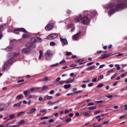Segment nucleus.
Segmentation results:
<instances>
[{
	"label": "nucleus",
	"instance_id": "39",
	"mask_svg": "<svg viewBox=\"0 0 127 127\" xmlns=\"http://www.w3.org/2000/svg\"><path fill=\"white\" fill-rule=\"evenodd\" d=\"M124 55V53H118V55H116L117 57H119L120 56H123Z\"/></svg>",
	"mask_w": 127,
	"mask_h": 127
},
{
	"label": "nucleus",
	"instance_id": "17",
	"mask_svg": "<svg viewBox=\"0 0 127 127\" xmlns=\"http://www.w3.org/2000/svg\"><path fill=\"white\" fill-rule=\"evenodd\" d=\"M22 103V101H20L19 103L14 104L13 105V107H14L15 108H16V107H20V106H21Z\"/></svg>",
	"mask_w": 127,
	"mask_h": 127
},
{
	"label": "nucleus",
	"instance_id": "4",
	"mask_svg": "<svg viewBox=\"0 0 127 127\" xmlns=\"http://www.w3.org/2000/svg\"><path fill=\"white\" fill-rule=\"evenodd\" d=\"M57 37H58V34H57V33H54V34H51L50 35L48 36L47 37V39L53 40V39H55V38H57Z\"/></svg>",
	"mask_w": 127,
	"mask_h": 127
},
{
	"label": "nucleus",
	"instance_id": "42",
	"mask_svg": "<svg viewBox=\"0 0 127 127\" xmlns=\"http://www.w3.org/2000/svg\"><path fill=\"white\" fill-rule=\"evenodd\" d=\"M24 123V120H21L20 122H18L19 125H22Z\"/></svg>",
	"mask_w": 127,
	"mask_h": 127
},
{
	"label": "nucleus",
	"instance_id": "15",
	"mask_svg": "<svg viewBox=\"0 0 127 127\" xmlns=\"http://www.w3.org/2000/svg\"><path fill=\"white\" fill-rule=\"evenodd\" d=\"M15 31H22V32H24V33H27V31L23 28L15 29Z\"/></svg>",
	"mask_w": 127,
	"mask_h": 127
},
{
	"label": "nucleus",
	"instance_id": "16",
	"mask_svg": "<svg viewBox=\"0 0 127 127\" xmlns=\"http://www.w3.org/2000/svg\"><path fill=\"white\" fill-rule=\"evenodd\" d=\"M51 55H52V53L50 50H48L45 54V56L46 57H49V56H51Z\"/></svg>",
	"mask_w": 127,
	"mask_h": 127
},
{
	"label": "nucleus",
	"instance_id": "25",
	"mask_svg": "<svg viewBox=\"0 0 127 127\" xmlns=\"http://www.w3.org/2000/svg\"><path fill=\"white\" fill-rule=\"evenodd\" d=\"M97 107L96 106H91L88 108V110H96Z\"/></svg>",
	"mask_w": 127,
	"mask_h": 127
},
{
	"label": "nucleus",
	"instance_id": "56",
	"mask_svg": "<svg viewBox=\"0 0 127 127\" xmlns=\"http://www.w3.org/2000/svg\"><path fill=\"white\" fill-rule=\"evenodd\" d=\"M90 79H87V80H84L82 81V83H89Z\"/></svg>",
	"mask_w": 127,
	"mask_h": 127
},
{
	"label": "nucleus",
	"instance_id": "57",
	"mask_svg": "<svg viewBox=\"0 0 127 127\" xmlns=\"http://www.w3.org/2000/svg\"><path fill=\"white\" fill-rule=\"evenodd\" d=\"M88 106H94V103L90 102L88 104Z\"/></svg>",
	"mask_w": 127,
	"mask_h": 127
},
{
	"label": "nucleus",
	"instance_id": "32",
	"mask_svg": "<svg viewBox=\"0 0 127 127\" xmlns=\"http://www.w3.org/2000/svg\"><path fill=\"white\" fill-rule=\"evenodd\" d=\"M36 96L35 95H29V99H35V98H36Z\"/></svg>",
	"mask_w": 127,
	"mask_h": 127
},
{
	"label": "nucleus",
	"instance_id": "28",
	"mask_svg": "<svg viewBox=\"0 0 127 127\" xmlns=\"http://www.w3.org/2000/svg\"><path fill=\"white\" fill-rule=\"evenodd\" d=\"M115 66L117 67V70H121V67H120L119 64H116L115 65Z\"/></svg>",
	"mask_w": 127,
	"mask_h": 127
},
{
	"label": "nucleus",
	"instance_id": "43",
	"mask_svg": "<svg viewBox=\"0 0 127 127\" xmlns=\"http://www.w3.org/2000/svg\"><path fill=\"white\" fill-rule=\"evenodd\" d=\"M70 77H73V78H75L76 77V75L74 74V73H71L70 74Z\"/></svg>",
	"mask_w": 127,
	"mask_h": 127
},
{
	"label": "nucleus",
	"instance_id": "9",
	"mask_svg": "<svg viewBox=\"0 0 127 127\" xmlns=\"http://www.w3.org/2000/svg\"><path fill=\"white\" fill-rule=\"evenodd\" d=\"M111 56V54H103L101 55V57H99V59H105L106 58H108V57H110Z\"/></svg>",
	"mask_w": 127,
	"mask_h": 127
},
{
	"label": "nucleus",
	"instance_id": "26",
	"mask_svg": "<svg viewBox=\"0 0 127 127\" xmlns=\"http://www.w3.org/2000/svg\"><path fill=\"white\" fill-rule=\"evenodd\" d=\"M84 60L83 59H78L75 61V63H80L81 62H83Z\"/></svg>",
	"mask_w": 127,
	"mask_h": 127
},
{
	"label": "nucleus",
	"instance_id": "3",
	"mask_svg": "<svg viewBox=\"0 0 127 127\" xmlns=\"http://www.w3.org/2000/svg\"><path fill=\"white\" fill-rule=\"evenodd\" d=\"M81 20L82 24L87 25L88 23L90 22V19L89 17L87 16H84L82 18L81 15H79V17H76L75 19V22H79Z\"/></svg>",
	"mask_w": 127,
	"mask_h": 127
},
{
	"label": "nucleus",
	"instance_id": "8",
	"mask_svg": "<svg viewBox=\"0 0 127 127\" xmlns=\"http://www.w3.org/2000/svg\"><path fill=\"white\" fill-rule=\"evenodd\" d=\"M31 41L32 42V43H36L37 41H41V38L40 37H37L36 39L35 38H32L31 39Z\"/></svg>",
	"mask_w": 127,
	"mask_h": 127
},
{
	"label": "nucleus",
	"instance_id": "59",
	"mask_svg": "<svg viewBox=\"0 0 127 127\" xmlns=\"http://www.w3.org/2000/svg\"><path fill=\"white\" fill-rule=\"evenodd\" d=\"M44 112H46V109H44L40 111V113H44Z\"/></svg>",
	"mask_w": 127,
	"mask_h": 127
},
{
	"label": "nucleus",
	"instance_id": "30",
	"mask_svg": "<svg viewBox=\"0 0 127 127\" xmlns=\"http://www.w3.org/2000/svg\"><path fill=\"white\" fill-rule=\"evenodd\" d=\"M23 114H24V112L23 111H21L17 114V117H20V116H22Z\"/></svg>",
	"mask_w": 127,
	"mask_h": 127
},
{
	"label": "nucleus",
	"instance_id": "13",
	"mask_svg": "<svg viewBox=\"0 0 127 127\" xmlns=\"http://www.w3.org/2000/svg\"><path fill=\"white\" fill-rule=\"evenodd\" d=\"M115 5H116V3H115L107 4L105 6V8H107L108 9H109V8H111V7H114Z\"/></svg>",
	"mask_w": 127,
	"mask_h": 127
},
{
	"label": "nucleus",
	"instance_id": "46",
	"mask_svg": "<svg viewBox=\"0 0 127 127\" xmlns=\"http://www.w3.org/2000/svg\"><path fill=\"white\" fill-rule=\"evenodd\" d=\"M49 118L47 116L41 118V120H45V119L47 120Z\"/></svg>",
	"mask_w": 127,
	"mask_h": 127
},
{
	"label": "nucleus",
	"instance_id": "55",
	"mask_svg": "<svg viewBox=\"0 0 127 127\" xmlns=\"http://www.w3.org/2000/svg\"><path fill=\"white\" fill-rule=\"evenodd\" d=\"M11 102L10 101H8L6 104V107H8V106H9L11 104Z\"/></svg>",
	"mask_w": 127,
	"mask_h": 127
},
{
	"label": "nucleus",
	"instance_id": "36",
	"mask_svg": "<svg viewBox=\"0 0 127 127\" xmlns=\"http://www.w3.org/2000/svg\"><path fill=\"white\" fill-rule=\"evenodd\" d=\"M59 65V63H56L55 64H52L51 65V67H56L57 66H58Z\"/></svg>",
	"mask_w": 127,
	"mask_h": 127
},
{
	"label": "nucleus",
	"instance_id": "11",
	"mask_svg": "<svg viewBox=\"0 0 127 127\" xmlns=\"http://www.w3.org/2000/svg\"><path fill=\"white\" fill-rule=\"evenodd\" d=\"M90 113H91V111H85L83 112V117L89 118L91 116L90 115Z\"/></svg>",
	"mask_w": 127,
	"mask_h": 127
},
{
	"label": "nucleus",
	"instance_id": "19",
	"mask_svg": "<svg viewBox=\"0 0 127 127\" xmlns=\"http://www.w3.org/2000/svg\"><path fill=\"white\" fill-rule=\"evenodd\" d=\"M41 81H44V82H47V81H50V79L48 78V76L45 77Z\"/></svg>",
	"mask_w": 127,
	"mask_h": 127
},
{
	"label": "nucleus",
	"instance_id": "38",
	"mask_svg": "<svg viewBox=\"0 0 127 127\" xmlns=\"http://www.w3.org/2000/svg\"><path fill=\"white\" fill-rule=\"evenodd\" d=\"M103 100H100V101H95V103L96 104H102V103H103Z\"/></svg>",
	"mask_w": 127,
	"mask_h": 127
},
{
	"label": "nucleus",
	"instance_id": "29",
	"mask_svg": "<svg viewBox=\"0 0 127 127\" xmlns=\"http://www.w3.org/2000/svg\"><path fill=\"white\" fill-rule=\"evenodd\" d=\"M104 86H105V85H104V84H103V83H100V84H98V85H97V87H98V88H103V87H104Z\"/></svg>",
	"mask_w": 127,
	"mask_h": 127
},
{
	"label": "nucleus",
	"instance_id": "58",
	"mask_svg": "<svg viewBox=\"0 0 127 127\" xmlns=\"http://www.w3.org/2000/svg\"><path fill=\"white\" fill-rule=\"evenodd\" d=\"M118 85V81H116L113 84V87H115Z\"/></svg>",
	"mask_w": 127,
	"mask_h": 127
},
{
	"label": "nucleus",
	"instance_id": "48",
	"mask_svg": "<svg viewBox=\"0 0 127 127\" xmlns=\"http://www.w3.org/2000/svg\"><path fill=\"white\" fill-rule=\"evenodd\" d=\"M105 64H102L100 65V66L99 67V69H102L105 67Z\"/></svg>",
	"mask_w": 127,
	"mask_h": 127
},
{
	"label": "nucleus",
	"instance_id": "51",
	"mask_svg": "<svg viewBox=\"0 0 127 127\" xmlns=\"http://www.w3.org/2000/svg\"><path fill=\"white\" fill-rule=\"evenodd\" d=\"M72 121V119L71 118H68L66 120V123H70Z\"/></svg>",
	"mask_w": 127,
	"mask_h": 127
},
{
	"label": "nucleus",
	"instance_id": "24",
	"mask_svg": "<svg viewBox=\"0 0 127 127\" xmlns=\"http://www.w3.org/2000/svg\"><path fill=\"white\" fill-rule=\"evenodd\" d=\"M33 91H34V88H31L28 90V93H33Z\"/></svg>",
	"mask_w": 127,
	"mask_h": 127
},
{
	"label": "nucleus",
	"instance_id": "1",
	"mask_svg": "<svg viewBox=\"0 0 127 127\" xmlns=\"http://www.w3.org/2000/svg\"><path fill=\"white\" fill-rule=\"evenodd\" d=\"M19 55V53H11L9 55L10 60L7 61L4 64L3 66V71H7L9 69V66L12 64V60L11 59H14L16 58Z\"/></svg>",
	"mask_w": 127,
	"mask_h": 127
},
{
	"label": "nucleus",
	"instance_id": "49",
	"mask_svg": "<svg viewBox=\"0 0 127 127\" xmlns=\"http://www.w3.org/2000/svg\"><path fill=\"white\" fill-rule=\"evenodd\" d=\"M81 88L83 89H86V87H87V85L86 84H83L81 85Z\"/></svg>",
	"mask_w": 127,
	"mask_h": 127
},
{
	"label": "nucleus",
	"instance_id": "53",
	"mask_svg": "<svg viewBox=\"0 0 127 127\" xmlns=\"http://www.w3.org/2000/svg\"><path fill=\"white\" fill-rule=\"evenodd\" d=\"M53 98L52 96H47V100H51V99Z\"/></svg>",
	"mask_w": 127,
	"mask_h": 127
},
{
	"label": "nucleus",
	"instance_id": "12",
	"mask_svg": "<svg viewBox=\"0 0 127 127\" xmlns=\"http://www.w3.org/2000/svg\"><path fill=\"white\" fill-rule=\"evenodd\" d=\"M61 42L64 44V45H68V41L66 39H63L62 38H60Z\"/></svg>",
	"mask_w": 127,
	"mask_h": 127
},
{
	"label": "nucleus",
	"instance_id": "54",
	"mask_svg": "<svg viewBox=\"0 0 127 127\" xmlns=\"http://www.w3.org/2000/svg\"><path fill=\"white\" fill-rule=\"evenodd\" d=\"M63 63H66V61L63 60L61 62H60V64H62Z\"/></svg>",
	"mask_w": 127,
	"mask_h": 127
},
{
	"label": "nucleus",
	"instance_id": "34",
	"mask_svg": "<svg viewBox=\"0 0 127 127\" xmlns=\"http://www.w3.org/2000/svg\"><path fill=\"white\" fill-rule=\"evenodd\" d=\"M21 98H22V95L21 94L17 96V99H18V100H20Z\"/></svg>",
	"mask_w": 127,
	"mask_h": 127
},
{
	"label": "nucleus",
	"instance_id": "33",
	"mask_svg": "<svg viewBox=\"0 0 127 127\" xmlns=\"http://www.w3.org/2000/svg\"><path fill=\"white\" fill-rule=\"evenodd\" d=\"M50 44L51 46H55V45H56V43H55V42H51Z\"/></svg>",
	"mask_w": 127,
	"mask_h": 127
},
{
	"label": "nucleus",
	"instance_id": "41",
	"mask_svg": "<svg viewBox=\"0 0 127 127\" xmlns=\"http://www.w3.org/2000/svg\"><path fill=\"white\" fill-rule=\"evenodd\" d=\"M94 64V62L89 63L86 64V66H91V65H93Z\"/></svg>",
	"mask_w": 127,
	"mask_h": 127
},
{
	"label": "nucleus",
	"instance_id": "2",
	"mask_svg": "<svg viewBox=\"0 0 127 127\" xmlns=\"http://www.w3.org/2000/svg\"><path fill=\"white\" fill-rule=\"evenodd\" d=\"M119 3L116 5V8H111L109 10V14H114L118 11L119 8H123L127 6V0H118Z\"/></svg>",
	"mask_w": 127,
	"mask_h": 127
},
{
	"label": "nucleus",
	"instance_id": "64",
	"mask_svg": "<svg viewBox=\"0 0 127 127\" xmlns=\"http://www.w3.org/2000/svg\"><path fill=\"white\" fill-rule=\"evenodd\" d=\"M49 123H53L54 122V119H51L49 121Z\"/></svg>",
	"mask_w": 127,
	"mask_h": 127
},
{
	"label": "nucleus",
	"instance_id": "45",
	"mask_svg": "<svg viewBox=\"0 0 127 127\" xmlns=\"http://www.w3.org/2000/svg\"><path fill=\"white\" fill-rule=\"evenodd\" d=\"M64 83H65V80H62L59 82L60 85H62V84H64Z\"/></svg>",
	"mask_w": 127,
	"mask_h": 127
},
{
	"label": "nucleus",
	"instance_id": "27",
	"mask_svg": "<svg viewBox=\"0 0 127 127\" xmlns=\"http://www.w3.org/2000/svg\"><path fill=\"white\" fill-rule=\"evenodd\" d=\"M43 55V52H42L41 51H40V55H39V59H41Z\"/></svg>",
	"mask_w": 127,
	"mask_h": 127
},
{
	"label": "nucleus",
	"instance_id": "22",
	"mask_svg": "<svg viewBox=\"0 0 127 127\" xmlns=\"http://www.w3.org/2000/svg\"><path fill=\"white\" fill-rule=\"evenodd\" d=\"M54 104H55V103H54V102H53L51 101H50L47 102V105H49V106H53V105H54Z\"/></svg>",
	"mask_w": 127,
	"mask_h": 127
},
{
	"label": "nucleus",
	"instance_id": "6",
	"mask_svg": "<svg viewBox=\"0 0 127 127\" xmlns=\"http://www.w3.org/2000/svg\"><path fill=\"white\" fill-rule=\"evenodd\" d=\"M53 28V23H49L48 25L45 27L46 30L47 31H49V30H51Z\"/></svg>",
	"mask_w": 127,
	"mask_h": 127
},
{
	"label": "nucleus",
	"instance_id": "20",
	"mask_svg": "<svg viewBox=\"0 0 127 127\" xmlns=\"http://www.w3.org/2000/svg\"><path fill=\"white\" fill-rule=\"evenodd\" d=\"M64 89H69V88H71V85L70 84H65L64 86Z\"/></svg>",
	"mask_w": 127,
	"mask_h": 127
},
{
	"label": "nucleus",
	"instance_id": "60",
	"mask_svg": "<svg viewBox=\"0 0 127 127\" xmlns=\"http://www.w3.org/2000/svg\"><path fill=\"white\" fill-rule=\"evenodd\" d=\"M22 82H24V79H21L17 81V83H22Z\"/></svg>",
	"mask_w": 127,
	"mask_h": 127
},
{
	"label": "nucleus",
	"instance_id": "5",
	"mask_svg": "<svg viewBox=\"0 0 127 127\" xmlns=\"http://www.w3.org/2000/svg\"><path fill=\"white\" fill-rule=\"evenodd\" d=\"M26 47H27V48H29V49H30V48H34L35 47V44L33 43H27L26 44Z\"/></svg>",
	"mask_w": 127,
	"mask_h": 127
},
{
	"label": "nucleus",
	"instance_id": "31",
	"mask_svg": "<svg viewBox=\"0 0 127 127\" xmlns=\"http://www.w3.org/2000/svg\"><path fill=\"white\" fill-rule=\"evenodd\" d=\"M27 37H28V35L26 34H24L22 36V38L24 39H25V38H27Z\"/></svg>",
	"mask_w": 127,
	"mask_h": 127
},
{
	"label": "nucleus",
	"instance_id": "35",
	"mask_svg": "<svg viewBox=\"0 0 127 127\" xmlns=\"http://www.w3.org/2000/svg\"><path fill=\"white\" fill-rule=\"evenodd\" d=\"M80 93H82V91L79 90L78 91H75L73 94H75V95H78V94H80Z\"/></svg>",
	"mask_w": 127,
	"mask_h": 127
},
{
	"label": "nucleus",
	"instance_id": "44",
	"mask_svg": "<svg viewBox=\"0 0 127 127\" xmlns=\"http://www.w3.org/2000/svg\"><path fill=\"white\" fill-rule=\"evenodd\" d=\"M118 73H115L113 75H112L111 77V79H114V78H115L116 77V76H117Z\"/></svg>",
	"mask_w": 127,
	"mask_h": 127
},
{
	"label": "nucleus",
	"instance_id": "40",
	"mask_svg": "<svg viewBox=\"0 0 127 127\" xmlns=\"http://www.w3.org/2000/svg\"><path fill=\"white\" fill-rule=\"evenodd\" d=\"M48 86H44L43 87V91H45V90H48Z\"/></svg>",
	"mask_w": 127,
	"mask_h": 127
},
{
	"label": "nucleus",
	"instance_id": "14",
	"mask_svg": "<svg viewBox=\"0 0 127 127\" xmlns=\"http://www.w3.org/2000/svg\"><path fill=\"white\" fill-rule=\"evenodd\" d=\"M80 34H81V31H79L78 32V33L75 34L73 37V40H77V39L79 38V36H80Z\"/></svg>",
	"mask_w": 127,
	"mask_h": 127
},
{
	"label": "nucleus",
	"instance_id": "52",
	"mask_svg": "<svg viewBox=\"0 0 127 127\" xmlns=\"http://www.w3.org/2000/svg\"><path fill=\"white\" fill-rule=\"evenodd\" d=\"M7 51H12V47H9L7 49Z\"/></svg>",
	"mask_w": 127,
	"mask_h": 127
},
{
	"label": "nucleus",
	"instance_id": "18",
	"mask_svg": "<svg viewBox=\"0 0 127 127\" xmlns=\"http://www.w3.org/2000/svg\"><path fill=\"white\" fill-rule=\"evenodd\" d=\"M96 68V66L93 65L92 66H90L87 68V71H91V70H93V69H95Z\"/></svg>",
	"mask_w": 127,
	"mask_h": 127
},
{
	"label": "nucleus",
	"instance_id": "63",
	"mask_svg": "<svg viewBox=\"0 0 127 127\" xmlns=\"http://www.w3.org/2000/svg\"><path fill=\"white\" fill-rule=\"evenodd\" d=\"M88 87H93V83L88 84Z\"/></svg>",
	"mask_w": 127,
	"mask_h": 127
},
{
	"label": "nucleus",
	"instance_id": "50",
	"mask_svg": "<svg viewBox=\"0 0 127 127\" xmlns=\"http://www.w3.org/2000/svg\"><path fill=\"white\" fill-rule=\"evenodd\" d=\"M10 119H13L14 118V114H11L9 115Z\"/></svg>",
	"mask_w": 127,
	"mask_h": 127
},
{
	"label": "nucleus",
	"instance_id": "7",
	"mask_svg": "<svg viewBox=\"0 0 127 127\" xmlns=\"http://www.w3.org/2000/svg\"><path fill=\"white\" fill-rule=\"evenodd\" d=\"M30 52V49L29 48H25L22 50V54H28Z\"/></svg>",
	"mask_w": 127,
	"mask_h": 127
},
{
	"label": "nucleus",
	"instance_id": "37",
	"mask_svg": "<svg viewBox=\"0 0 127 127\" xmlns=\"http://www.w3.org/2000/svg\"><path fill=\"white\" fill-rule=\"evenodd\" d=\"M100 113H101V110L96 111L94 112V115H98V114H100Z\"/></svg>",
	"mask_w": 127,
	"mask_h": 127
},
{
	"label": "nucleus",
	"instance_id": "61",
	"mask_svg": "<svg viewBox=\"0 0 127 127\" xmlns=\"http://www.w3.org/2000/svg\"><path fill=\"white\" fill-rule=\"evenodd\" d=\"M60 80H61V78H60V77H58V78L56 79V82H59V81H60Z\"/></svg>",
	"mask_w": 127,
	"mask_h": 127
},
{
	"label": "nucleus",
	"instance_id": "47",
	"mask_svg": "<svg viewBox=\"0 0 127 127\" xmlns=\"http://www.w3.org/2000/svg\"><path fill=\"white\" fill-rule=\"evenodd\" d=\"M77 66V65H76L75 64H71L69 66V67H71V68H74L75 67H76Z\"/></svg>",
	"mask_w": 127,
	"mask_h": 127
},
{
	"label": "nucleus",
	"instance_id": "10",
	"mask_svg": "<svg viewBox=\"0 0 127 127\" xmlns=\"http://www.w3.org/2000/svg\"><path fill=\"white\" fill-rule=\"evenodd\" d=\"M36 112V108H32L31 110H29L27 112V115H32L34 113H35Z\"/></svg>",
	"mask_w": 127,
	"mask_h": 127
},
{
	"label": "nucleus",
	"instance_id": "23",
	"mask_svg": "<svg viewBox=\"0 0 127 127\" xmlns=\"http://www.w3.org/2000/svg\"><path fill=\"white\" fill-rule=\"evenodd\" d=\"M104 79V75H100L98 77V80L99 81H101V80Z\"/></svg>",
	"mask_w": 127,
	"mask_h": 127
},
{
	"label": "nucleus",
	"instance_id": "62",
	"mask_svg": "<svg viewBox=\"0 0 127 127\" xmlns=\"http://www.w3.org/2000/svg\"><path fill=\"white\" fill-rule=\"evenodd\" d=\"M43 100V98H42V97H40L38 98V100L40 101V102H41V101H42Z\"/></svg>",
	"mask_w": 127,
	"mask_h": 127
},
{
	"label": "nucleus",
	"instance_id": "21",
	"mask_svg": "<svg viewBox=\"0 0 127 127\" xmlns=\"http://www.w3.org/2000/svg\"><path fill=\"white\" fill-rule=\"evenodd\" d=\"M97 79H98V77H96L92 79V82L93 83H98L99 82L98 80H97Z\"/></svg>",
	"mask_w": 127,
	"mask_h": 127
}]
</instances>
